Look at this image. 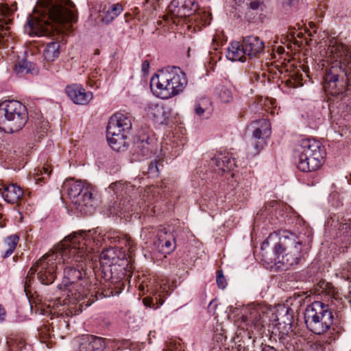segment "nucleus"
Segmentation results:
<instances>
[{"label": "nucleus", "instance_id": "6ab92c4d", "mask_svg": "<svg viewBox=\"0 0 351 351\" xmlns=\"http://www.w3.org/2000/svg\"><path fill=\"white\" fill-rule=\"evenodd\" d=\"M105 339L87 335L81 339L80 351H102L106 347Z\"/></svg>", "mask_w": 351, "mask_h": 351}, {"label": "nucleus", "instance_id": "ea45409f", "mask_svg": "<svg viewBox=\"0 0 351 351\" xmlns=\"http://www.w3.org/2000/svg\"><path fill=\"white\" fill-rule=\"evenodd\" d=\"M341 277L351 282V262H348L343 267Z\"/></svg>", "mask_w": 351, "mask_h": 351}, {"label": "nucleus", "instance_id": "7c9ffc66", "mask_svg": "<svg viewBox=\"0 0 351 351\" xmlns=\"http://www.w3.org/2000/svg\"><path fill=\"white\" fill-rule=\"evenodd\" d=\"M35 173L33 174V178L36 182L43 181L49 177L51 173V167L49 165H44L40 169H35Z\"/></svg>", "mask_w": 351, "mask_h": 351}, {"label": "nucleus", "instance_id": "a878e982", "mask_svg": "<svg viewBox=\"0 0 351 351\" xmlns=\"http://www.w3.org/2000/svg\"><path fill=\"white\" fill-rule=\"evenodd\" d=\"M14 71L18 75H23L27 73L37 74L38 69L36 64L24 59L15 64Z\"/></svg>", "mask_w": 351, "mask_h": 351}, {"label": "nucleus", "instance_id": "20e7f679", "mask_svg": "<svg viewBox=\"0 0 351 351\" xmlns=\"http://www.w3.org/2000/svg\"><path fill=\"white\" fill-rule=\"evenodd\" d=\"M81 240L84 241V237L80 234L66 237L53 251L48 252L40 258L30 268L25 278L24 290L26 294L27 295L29 291V288L35 273H37L38 279L42 284L46 285L51 284L56 277V271L60 269V266L62 264L61 260H62L63 265L69 263V261L64 258V256L67 255V251L64 250V247L69 245L71 242L75 245L77 242H80ZM73 247L76 246L73 245Z\"/></svg>", "mask_w": 351, "mask_h": 351}, {"label": "nucleus", "instance_id": "f3484780", "mask_svg": "<svg viewBox=\"0 0 351 351\" xmlns=\"http://www.w3.org/2000/svg\"><path fill=\"white\" fill-rule=\"evenodd\" d=\"M264 7L262 0H234L235 10L249 19L253 12L263 10Z\"/></svg>", "mask_w": 351, "mask_h": 351}, {"label": "nucleus", "instance_id": "bb28decb", "mask_svg": "<svg viewBox=\"0 0 351 351\" xmlns=\"http://www.w3.org/2000/svg\"><path fill=\"white\" fill-rule=\"evenodd\" d=\"M19 240V238L16 234H12L4 239L1 250V256L3 258H8L13 254Z\"/></svg>", "mask_w": 351, "mask_h": 351}, {"label": "nucleus", "instance_id": "b1692460", "mask_svg": "<svg viewBox=\"0 0 351 351\" xmlns=\"http://www.w3.org/2000/svg\"><path fill=\"white\" fill-rule=\"evenodd\" d=\"M60 53V45L56 38V41H51L47 43L43 52L44 59L49 62H53L56 60Z\"/></svg>", "mask_w": 351, "mask_h": 351}, {"label": "nucleus", "instance_id": "1a4fd4ad", "mask_svg": "<svg viewBox=\"0 0 351 351\" xmlns=\"http://www.w3.org/2000/svg\"><path fill=\"white\" fill-rule=\"evenodd\" d=\"M302 245V241L298 236L291 232H285L275 246L278 261L287 268L297 265L304 255Z\"/></svg>", "mask_w": 351, "mask_h": 351}, {"label": "nucleus", "instance_id": "3c124183", "mask_svg": "<svg viewBox=\"0 0 351 351\" xmlns=\"http://www.w3.org/2000/svg\"><path fill=\"white\" fill-rule=\"evenodd\" d=\"M278 51L281 53L284 51V49L282 47H278Z\"/></svg>", "mask_w": 351, "mask_h": 351}, {"label": "nucleus", "instance_id": "a211bd4d", "mask_svg": "<svg viewBox=\"0 0 351 351\" xmlns=\"http://www.w3.org/2000/svg\"><path fill=\"white\" fill-rule=\"evenodd\" d=\"M147 116L156 123L163 124L169 117V113L162 104L150 102L145 108Z\"/></svg>", "mask_w": 351, "mask_h": 351}, {"label": "nucleus", "instance_id": "473e14b6", "mask_svg": "<svg viewBox=\"0 0 351 351\" xmlns=\"http://www.w3.org/2000/svg\"><path fill=\"white\" fill-rule=\"evenodd\" d=\"M174 236H169V240L158 244V247L164 251L165 253L169 254L173 252L176 248Z\"/></svg>", "mask_w": 351, "mask_h": 351}, {"label": "nucleus", "instance_id": "0eeeda50", "mask_svg": "<svg viewBox=\"0 0 351 351\" xmlns=\"http://www.w3.org/2000/svg\"><path fill=\"white\" fill-rule=\"evenodd\" d=\"M307 328L315 335H323L333 324L332 312L326 304L315 301L308 305L304 314Z\"/></svg>", "mask_w": 351, "mask_h": 351}, {"label": "nucleus", "instance_id": "9d476101", "mask_svg": "<svg viewBox=\"0 0 351 351\" xmlns=\"http://www.w3.org/2000/svg\"><path fill=\"white\" fill-rule=\"evenodd\" d=\"M69 197L81 212H90L95 199L93 189L81 180H69L64 183Z\"/></svg>", "mask_w": 351, "mask_h": 351}, {"label": "nucleus", "instance_id": "dca6fc26", "mask_svg": "<svg viewBox=\"0 0 351 351\" xmlns=\"http://www.w3.org/2000/svg\"><path fill=\"white\" fill-rule=\"evenodd\" d=\"M66 92L73 103L78 105H86L93 99L91 92H86L82 86L77 84L67 86Z\"/></svg>", "mask_w": 351, "mask_h": 351}, {"label": "nucleus", "instance_id": "ddd939ff", "mask_svg": "<svg viewBox=\"0 0 351 351\" xmlns=\"http://www.w3.org/2000/svg\"><path fill=\"white\" fill-rule=\"evenodd\" d=\"M295 157L306 156L307 155L317 154L326 153L324 147L322 143L315 139L302 138L295 145Z\"/></svg>", "mask_w": 351, "mask_h": 351}, {"label": "nucleus", "instance_id": "c85d7f7f", "mask_svg": "<svg viewBox=\"0 0 351 351\" xmlns=\"http://www.w3.org/2000/svg\"><path fill=\"white\" fill-rule=\"evenodd\" d=\"M123 12V7L120 3L113 4L109 7L102 17V21L106 24L111 22Z\"/></svg>", "mask_w": 351, "mask_h": 351}, {"label": "nucleus", "instance_id": "a18cd8bd", "mask_svg": "<svg viewBox=\"0 0 351 351\" xmlns=\"http://www.w3.org/2000/svg\"><path fill=\"white\" fill-rule=\"evenodd\" d=\"M6 316V311L4 308L0 304V322L4 321Z\"/></svg>", "mask_w": 351, "mask_h": 351}, {"label": "nucleus", "instance_id": "4468645a", "mask_svg": "<svg viewBox=\"0 0 351 351\" xmlns=\"http://www.w3.org/2000/svg\"><path fill=\"white\" fill-rule=\"evenodd\" d=\"M109 189L112 191L117 197L121 196L119 204V208L120 210H123L124 212H126L129 206L132 205L130 204V198L128 199V195L134 190L132 186L119 181L111 184L109 186Z\"/></svg>", "mask_w": 351, "mask_h": 351}, {"label": "nucleus", "instance_id": "49530a36", "mask_svg": "<svg viewBox=\"0 0 351 351\" xmlns=\"http://www.w3.org/2000/svg\"><path fill=\"white\" fill-rule=\"evenodd\" d=\"M335 341V337L333 335L329 336L326 339L323 340V342L327 345H331Z\"/></svg>", "mask_w": 351, "mask_h": 351}, {"label": "nucleus", "instance_id": "e433bc0d", "mask_svg": "<svg viewBox=\"0 0 351 351\" xmlns=\"http://www.w3.org/2000/svg\"><path fill=\"white\" fill-rule=\"evenodd\" d=\"M219 97L224 103L230 102L232 100V94L231 90L227 88H222L219 93Z\"/></svg>", "mask_w": 351, "mask_h": 351}, {"label": "nucleus", "instance_id": "09e8293b", "mask_svg": "<svg viewBox=\"0 0 351 351\" xmlns=\"http://www.w3.org/2000/svg\"><path fill=\"white\" fill-rule=\"evenodd\" d=\"M149 66V64L148 62V61H145L143 62V65H142V69L143 71H145L146 69H147Z\"/></svg>", "mask_w": 351, "mask_h": 351}, {"label": "nucleus", "instance_id": "5fc2aeb1", "mask_svg": "<svg viewBox=\"0 0 351 351\" xmlns=\"http://www.w3.org/2000/svg\"><path fill=\"white\" fill-rule=\"evenodd\" d=\"M149 1H150V0H146V2H147V3H148V2H149Z\"/></svg>", "mask_w": 351, "mask_h": 351}, {"label": "nucleus", "instance_id": "7ed1b4c3", "mask_svg": "<svg viewBox=\"0 0 351 351\" xmlns=\"http://www.w3.org/2000/svg\"><path fill=\"white\" fill-rule=\"evenodd\" d=\"M326 54L331 67L324 77V88L331 95L341 93L351 86V46L332 38Z\"/></svg>", "mask_w": 351, "mask_h": 351}, {"label": "nucleus", "instance_id": "412c9836", "mask_svg": "<svg viewBox=\"0 0 351 351\" xmlns=\"http://www.w3.org/2000/svg\"><path fill=\"white\" fill-rule=\"evenodd\" d=\"M0 191L3 198L10 204H15L23 197V191L16 184H1Z\"/></svg>", "mask_w": 351, "mask_h": 351}, {"label": "nucleus", "instance_id": "f257e3e1", "mask_svg": "<svg viewBox=\"0 0 351 351\" xmlns=\"http://www.w3.org/2000/svg\"><path fill=\"white\" fill-rule=\"evenodd\" d=\"M73 234L82 235L84 237V241L77 242L73 247V243H70L67 247H64V250L67 251V255L64 256V258L69 261L68 264L62 263L61 260V265L60 269H64V289L60 287V289L66 293V298L64 300V304H75V313L82 312L83 308L89 306L93 300L90 298L86 300L89 294L88 288L86 286L88 285L86 280H83L79 283L78 280L82 278V273L79 269H76L75 266L78 268L80 267L78 264L82 263L86 258L90 252L88 247V243L90 242L88 237V233L84 231L74 232L73 234L68 237H72Z\"/></svg>", "mask_w": 351, "mask_h": 351}, {"label": "nucleus", "instance_id": "2eb2a0df", "mask_svg": "<svg viewBox=\"0 0 351 351\" xmlns=\"http://www.w3.org/2000/svg\"><path fill=\"white\" fill-rule=\"evenodd\" d=\"M326 153L307 155L297 157L298 158V168L303 172H310L317 170L324 163Z\"/></svg>", "mask_w": 351, "mask_h": 351}, {"label": "nucleus", "instance_id": "aec40b11", "mask_svg": "<svg viewBox=\"0 0 351 351\" xmlns=\"http://www.w3.org/2000/svg\"><path fill=\"white\" fill-rule=\"evenodd\" d=\"M243 47L247 56L249 57H257L265 48L264 42L256 36H248L243 38Z\"/></svg>", "mask_w": 351, "mask_h": 351}, {"label": "nucleus", "instance_id": "f03ea898", "mask_svg": "<svg viewBox=\"0 0 351 351\" xmlns=\"http://www.w3.org/2000/svg\"><path fill=\"white\" fill-rule=\"evenodd\" d=\"M73 7L70 0L55 4L49 0L40 1L27 19L29 34L42 36L69 31L76 21Z\"/></svg>", "mask_w": 351, "mask_h": 351}, {"label": "nucleus", "instance_id": "58836bf2", "mask_svg": "<svg viewBox=\"0 0 351 351\" xmlns=\"http://www.w3.org/2000/svg\"><path fill=\"white\" fill-rule=\"evenodd\" d=\"M217 284L218 287L222 289H225L227 285L226 278L221 270H219L217 272Z\"/></svg>", "mask_w": 351, "mask_h": 351}, {"label": "nucleus", "instance_id": "4be33fe9", "mask_svg": "<svg viewBox=\"0 0 351 351\" xmlns=\"http://www.w3.org/2000/svg\"><path fill=\"white\" fill-rule=\"evenodd\" d=\"M210 167L213 171L220 173L227 171H230L234 167V160L228 156V154H218L210 160Z\"/></svg>", "mask_w": 351, "mask_h": 351}, {"label": "nucleus", "instance_id": "6e6552de", "mask_svg": "<svg viewBox=\"0 0 351 351\" xmlns=\"http://www.w3.org/2000/svg\"><path fill=\"white\" fill-rule=\"evenodd\" d=\"M28 119L26 107L15 100L5 101L0 104V125L5 130L13 133L21 130Z\"/></svg>", "mask_w": 351, "mask_h": 351}, {"label": "nucleus", "instance_id": "72a5a7b5", "mask_svg": "<svg viewBox=\"0 0 351 351\" xmlns=\"http://www.w3.org/2000/svg\"><path fill=\"white\" fill-rule=\"evenodd\" d=\"M114 252L112 250H104L99 256V261L102 265H108L112 263Z\"/></svg>", "mask_w": 351, "mask_h": 351}, {"label": "nucleus", "instance_id": "423d86ee", "mask_svg": "<svg viewBox=\"0 0 351 351\" xmlns=\"http://www.w3.org/2000/svg\"><path fill=\"white\" fill-rule=\"evenodd\" d=\"M132 130V117L128 114L117 112L112 115L107 126L106 137L111 148L123 151L127 146V138Z\"/></svg>", "mask_w": 351, "mask_h": 351}, {"label": "nucleus", "instance_id": "de8ad7c7", "mask_svg": "<svg viewBox=\"0 0 351 351\" xmlns=\"http://www.w3.org/2000/svg\"><path fill=\"white\" fill-rule=\"evenodd\" d=\"M152 302V301L149 298H146L143 299V303L146 306H151V303Z\"/></svg>", "mask_w": 351, "mask_h": 351}, {"label": "nucleus", "instance_id": "5701e85b", "mask_svg": "<svg viewBox=\"0 0 351 351\" xmlns=\"http://www.w3.org/2000/svg\"><path fill=\"white\" fill-rule=\"evenodd\" d=\"M245 50H244L243 43L240 45L238 42H232L228 48L226 56L228 59L232 61H241L245 60Z\"/></svg>", "mask_w": 351, "mask_h": 351}, {"label": "nucleus", "instance_id": "a19ab883", "mask_svg": "<svg viewBox=\"0 0 351 351\" xmlns=\"http://www.w3.org/2000/svg\"><path fill=\"white\" fill-rule=\"evenodd\" d=\"M123 242H124L125 247H128L130 253L134 251V243L130 237H125L123 239Z\"/></svg>", "mask_w": 351, "mask_h": 351}, {"label": "nucleus", "instance_id": "c756f323", "mask_svg": "<svg viewBox=\"0 0 351 351\" xmlns=\"http://www.w3.org/2000/svg\"><path fill=\"white\" fill-rule=\"evenodd\" d=\"M245 315V321L252 324H256L261 318V308L258 306L252 305L247 309Z\"/></svg>", "mask_w": 351, "mask_h": 351}, {"label": "nucleus", "instance_id": "39448f33", "mask_svg": "<svg viewBox=\"0 0 351 351\" xmlns=\"http://www.w3.org/2000/svg\"><path fill=\"white\" fill-rule=\"evenodd\" d=\"M186 85L185 73L176 66H168L158 71L150 82V87L154 94L162 99L179 95Z\"/></svg>", "mask_w": 351, "mask_h": 351}, {"label": "nucleus", "instance_id": "393cba45", "mask_svg": "<svg viewBox=\"0 0 351 351\" xmlns=\"http://www.w3.org/2000/svg\"><path fill=\"white\" fill-rule=\"evenodd\" d=\"M275 321L276 327L278 330L281 337L292 331L291 317L288 314L287 310H286V314L284 316L277 317Z\"/></svg>", "mask_w": 351, "mask_h": 351}, {"label": "nucleus", "instance_id": "79ce46f5", "mask_svg": "<svg viewBox=\"0 0 351 351\" xmlns=\"http://www.w3.org/2000/svg\"><path fill=\"white\" fill-rule=\"evenodd\" d=\"M300 0H283V6L286 8H291L295 7Z\"/></svg>", "mask_w": 351, "mask_h": 351}, {"label": "nucleus", "instance_id": "2f4dec72", "mask_svg": "<svg viewBox=\"0 0 351 351\" xmlns=\"http://www.w3.org/2000/svg\"><path fill=\"white\" fill-rule=\"evenodd\" d=\"M193 17L195 21L203 26L209 25L211 21V14L206 10H199Z\"/></svg>", "mask_w": 351, "mask_h": 351}, {"label": "nucleus", "instance_id": "603ef678", "mask_svg": "<svg viewBox=\"0 0 351 351\" xmlns=\"http://www.w3.org/2000/svg\"><path fill=\"white\" fill-rule=\"evenodd\" d=\"M162 303H163V301L160 302V305L162 304Z\"/></svg>", "mask_w": 351, "mask_h": 351}, {"label": "nucleus", "instance_id": "c03bdc74", "mask_svg": "<svg viewBox=\"0 0 351 351\" xmlns=\"http://www.w3.org/2000/svg\"><path fill=\"white\" fill-rule=\"evenodd\" d=\"M261 348V351H277L275 348L266 344H262Z\"/></svg>", "mask_w": 351, "mask_h": 351}, {"label": "nucleus", "instance_id": "4c0bfd02", "mask_svg": "<svg viewBox=\"0 0 351 351\" xmlns=\"http://www.w3.org/2000/svg\"><path fill=\"white\" fill-rule=\"evenodd\" d=\"M136 147L140 150L143 156H148L149 153V147L147 141H142L136 143Z\"/></svg>", "mask_w": 351, "mask_h": 351}, {"label": "nucleus", "instance_id": "864d4df0", "mask_svg": "<svg viewBox=\"0 0 351 351\" xmlns=\"http://www.w3.org/2000/svg\"><path fill=\"white\" fill-rule=\"evenodd\" d=\"M45 330V328H43V329H41V330ZM43 331H41L43 332Z\"/></svg>", "mask_w": 351, "mask_h": 351}, {"label": "nucleus", "instance_id": "f8f14e48", "mask_svg": "<svg viewBox=\"0 0 351 351\" xmlns=\"http://www.w3.org/2000/svg\"><path fill=\"white\" fill-rule=\"evenodd\" d=\"M198 8L197 0H173L168 6L167 18H171L173 23L176 19L190 16Z\"/></svg>", "mask_w": 351, "mask_h": 351}, {"label": "nucleus", "instance_id": "8fccbe9b", "mask_svg": "<svg viewBox=\"0 0 351 351\" xmlns=\"http://www.w3.org/2000/svg\"><path fill=\"white\" fill-rule=\"evenodd\" d=\"M0 10H1V12L3 13V14H5V10L4 9V8L2 5H0Z\"/></svg>", "mask_w": 351, "mask_h": 351}, {"label": "nucleus", "instance_id": "f704fd0d", "mask_svg": "<svg viewBox=\"0 0 351 351\" xmlns=\"http://www.w3.org/2000/svg\"><path fill=\"white\" fill-rule=\"evenodd\" d=\"M339 234L340 237H343L345 239L351 237V221L342 223L339 228Z\"/></svg>", "mask_w": 351, "mask_h": 351}, {"label": "nucleus", "instance_id": "37998d69", "mask_svg": "<svg viewBox=\"0 0 351 351\" xmlns=\"http://www.w3.org/2000/svg\"><path fill=\"white\" fill-rule=\"evenodd\" d=\"M158 168L156 162H151L149 167V173H154L155 171H158Z\"/></svg>", "mask_w": 351, "mask_h": 351}, {"label": "nucleus", "instance_id": "9b49d317", "mask_svg": "<svg viewBox=\"0 0 351 351\" xmlns=\"http://www.w3.org/2000/svg\"><path fill=\"white\" fill-rule=\"evenodd\" d=\"M250 128L252 136L249 142V149L253 148L252 153L257 154L265 144V138L270 135V124L267 119H261L252 122Z\"/></svg>", "mask_w": 351, "mask_h": 351}, {"label": "nucleus", "instance_id": "cd10ccee", "mask_svg": "<svg viewBox=\"0 0 351 351\" xmlns=\"http://www.w3.org/2000/svg\"><path fill=\"white\" fill-rule=\"evenodd\" d=\"M195 112L199 117H203L206 114V117H208L211 113L209 99L203 98L197 101L195 104Z\"/></svg>", "mask_w": 351, "mask_h": 351}, {"label": "nucleus", "instance_id": "c9c22d12", "mask_svg": "<svg viewBox=\"0 0 351 351\" xmlns=\"http://www.w3.org/2000/svg\"><path fill=\"white\" fill-rule=\"evenodd\" d=\"M169 236H173L170 230L166 228L159 229L157 234L158 244L169 240Z\"/></svg>", "mask_w": 351, "mask_h": 351}]
</instances>
